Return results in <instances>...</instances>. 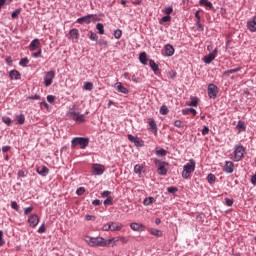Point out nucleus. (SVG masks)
<instances>
[{"instance_id":"8","label":"nucleus","mask_w":256,"mask_h":256,"mask_svg":"<svg viewBox=\"0 0 256 256\" xmlns=\"http://www.w3.org/2000/svg\"><path fill=\"white\" fill-rule=\"evenodd\" d=\"M91 21H97V15L95 14H89L87 16L81 17L77 19V23H79L80 25H83L84 23L86 25H89V23H91Z\"/></svg>"},{"instance_id":"3","label":"nucleus","mask_w":256,"mask_h":256,"mask_svg":"<svg viewBox=\"0 0 256 256\" xmlns=\"http://www.w3.org/2000/svg\"><path fill=\"white\" fill-rule=\"evenodd\" d=\"M195 167H196L195 160L190 159L189 162L183 166L182 178L189 179V177H191V173L195 171Z\"/></svg>"},{"instance_id":"56","label":"nucleus","mask_w":256,"mask_h":256,"mask_svg":"<svg viewBox=\"0 0 256 256\" xmlns=\"http://www.w3.org/2000/svg\"><path fill=\"white\" fill-rule=\"evenodd\" d=\"M41 53H42V50L41 48H39L37 52L32 53V57H35V58L41 57Z\"/></svg>"},{"instance_id":"7","label":"nucleus","mask_w":256,"mask_h":256,"mask_svg":"<svg viewBox=\"0 0 256 256\" xmlns=\"http://www.w3.org/2000/svg\"><path fill=\"white\" fill-rule=\"evenodd\" d=\"M55 79V71L50 70L45 73L44 76V85L45 87H51L53 85V80Z\"/></svg>"},{"instance_id":"58","label":"nucleus","mask_w":256,"mask_h":256,"mask_svg":"<svg viewBox=\"0 0 256 256\" xmlns=\"http://www.w3.org/2000/svg\"><path fill=\"white\" fill-rule=\"evenodd\" d=\"M47 101H48V103H55V96L48 95L47 96Z\"/></svg>"},{"instance_id":"24","label":"nucleus","mask_w":256,"mask_h":256,"mask_svg":"<svg viewBox=\"0 0 256 256\" xmlns=\"http://www.w3.org/2000/svg\"><path fill=\"white\" fill-rule=\"evenodd\" d=\"M189 113H192V115L195 117V115H197V110L193 108H186L182 110V115H189Z\"/></svg>"},{"instance_id":"61","label":"nucleus","mask_w":256,"mask_h":256,"mask_svg":"<svg viewBox=\"0 0 256 256\" xmlns=\"http://www.w3.org/2000/svg\"><path fill=\"white\" fill-rule=\"evenodd\" d=\"M202 135H209V128L207 126H205L203 129H202Z\"/></svg>"},{"instance_id":"2","label":"nucleus","mask_w":256,"mask_h":256,"mask_svg":"<svg viewBox=\"0 0 256 256\" xmlns=\"http://www.w3.org/2000/svg\"><path fill=\"white\" fill-rule=\"evenodd\" d=\"M89 247H109V243L103 237L86 236L84 238Z\"/></svg>"},{"instance_id":"13","label":"nucleus","mask_w":256,"mask_h":256,"mask_svg":"<svg viewBox=\"0 0 256 256\" xmlns=\"http://www.w3.org/2000/svg\"><path fill=\"white\" fill-rule=\"evenodd\" d=\"M28 223L30 227H35L36 225H39V216H37V214H32L28 218Z\"/></svg>"},{"instance_id":"20","label":"nucleus","mask_w":256,"mask_h":256,"mask_svg":"<svg viewBox=\"0 0 256 256\" xmlns=\"http://www.w3.org/2000/svg\"><path fill=\"white\" fill-rule=\"evenodd\" d=\"M149 127L152 133H157V122H155V119H149Z\"/></svg>"},{"instance_id":"38","label":"nucleus","mask_w":256,"mask_h":256,"mask_svg":"<svg viewBox=\"0 0 256 256\" xmlns=\"http://www.w3.org/2000/svg\"><path fill=\"white\" fill-rule=\"evenodd\" d=\"M156 155L159 157H165V155H167V151L165 149L156 150Z\"/></svg>"},{"instance_id":"21","label":"nucleus","mask_w":256,"mask_h":256,"mask_svg":"<svg viewBox=\"0 0 256 256\" xmlns=\"http://www.w3.org/2000/svg\"><path fill=\"white\" fill-rule=\"evenodd\" d=\"M149 66L151 67L152 71H154L155 75H157V71H159V65L155 63V60H149Z\"/></svg>"},{"instance_id":"37","label":"nucleus","mask_w":256,"mask_h":256,"mask_svg":"<svg viewBox=\"0 0 256 256\" xmlns=\"http://www.w3.org/2000/svg\"><path fill=\"white\" fill-rule=\"evenodd\" d=\"M106 243H108V245H111V243H113V245H117V243H119V236L106 240Z\"/></svg>"},{"instance_id":"10","label":"nucleus","mask_w":256,"mask_h":256,"mask_svg":"<svg viewBox=\"0 0 256 256\" xmlns=\"http://www.w3.org/2000/svg\"><path fill=\"white\" fill-rule=\"evenodd\" d=\"M92 173L93 175H103V173H105V166L101 164H93Z\"/></svg>"},{"instance_id":"6","label":"nucleus","mask_w":256,"mask_h":256,"mask_svg":"<svg viewBox=\"0 0 256 256\" xmlns=\"http://www.w3.org/2000/svg\"><path fill=\"white\" fill-rule=\"evenodd\" d=\"M245 157V147L235 146L233 161H241Z\"/></svg>"},{"instance_id":"11","label":"nucleus","mask_w":256,"mask_h":256,"mask_svg":"<svg viewBox=\"0 0 256 256\" xmlns=\"http://www.w3.org/2000/svg\"><path fill=\"white\" fill-rule=\"evenodd\" d=\"M215 57H217V48H215L213 52H211L210 54L206 55L203 58V61L204 63H207L209 65V63H211L212 61H215Z\"/></svg>"},{"instance_id":"19","label":"nucleus","mask_w":256,"mask_h":256,"mask_svg":"<svg viewBox=\"0 0 256 256\" xmlns=\"http://www.w3.org/2000/svg\"><path fill=\"white\" fill-rule=\"evenodd\" d=\"M123 225L119 222H110V231H121Z\"/></svg>"},{"instance_id":"49","label":"nucleus","mask_w":256,"mask_h":256,"mask_svg":"<svg viewBox=\"0 0 256 256\" xmlns=\"http://www.w3.org/2000/svg\"><path fill=\"white\" fill-rule=\"evenodd\" d=\"M167 191L168 193H177L179 189H177V187H168Z\"/></svg>"},{"instance_id":"48","label":"nucleus","mask_w":256,"mask_h":256,"mask_svg":"<svg viewBox=\"0 0 256 256\" xmlns=\"http://www.w3.org/2000/svg\"><path fill=\"white\" fill-rule=\"evenodd\" d=\"M164 13L166 16L171 15V13H173V7H168L164 10Z\"/></svg>"},{"instance_id":"26","label":"nucleus","mask_w":256,"mask_h":256,"mask_svg":"<svg viewBox=\"0 0 256 256\" xmlns=\"http://www.w3.org/2000/svg\"><path fill=\"white\" fill-rule=\"evenodd\" d=\"M236 129H238L239 132L241 131H246L247 126L245 125V122L243 121H238V124L236 126Z\"/></svg>"},{"instance_id":"1","label":"nucleus","mask_w":256,"mask_h":256,"mask_svg":"<svg viewBox=\"0 0 256 256\" xmlns=\"http://www.w3.org/2000/svg\"><path fill=\"white\" fill-rule=\"evenodd\" d=\"M67 117H69V119H72V121H75V123L87 122V119L85 118V114H81L80 111L77 110L76 106L69 109L67 113Z\"/></svg>"},{"instance_id":"30","label":"nucleus","mask_w":256,"mask_h":256,"mask_svg":"<svg viewBox=\"0 0 256 256\" xmlns=\"http://www.w3.org/2000/svg\"><path fill=\"white\" fill-rule=\"evenodd\" d=\"M96 29L97 31H99L100 35H105V26L103 25V23H98L96 25Z\"/></svg>"},{"instance_id":"29","label":"nucleus","mask_w":256,"mask_h":256,"mask_svg":"<svg viewBox=\"0 0 256 256\" xmlns=\"http://www.w3.org/2000/svg\"><path fill=\"white\" fill-rule=\"evenodd\" d=\"M16 121L18 125H23L25 123V115L24 114L16 115Z\"/></svg>"},{"instance_id":"43","label":"nucleus","mask_w":256,"mask_h":256,"mask_svg":"<svg viewBox=\"0 0 256 256\" xmlns=\"http://www.w3.org/2000/svg\"><path fill=\"white\" fill-rule=\"evenodd\" d=\"M19 15H21V10L20 9H16L14 12H12V19H17V17H19Z\"/></svg>"},{"instance_id":"62","label":"nucleus","mask_w":256,"mask_h":256,"mask_svg":"<svg viewBox=\"0 0 256 256\" xmlns=\"http://www.w3.org/2000/svg\"><path fill=\"white\" fill-rule=\"evenodd\" d=\"M110 195H111V191H108V190L101 193L102 197H107L108 198V197H110Z\"/></svg>"},{"instance_id":"9","label":"nucleus","mask_w":256,"mask_h":256,"mask_svg":"<svg viewBox=\"0 0 256 256\" xmlns=\"http://www.w3.org/2000/svg\"><path fill=\"white\" fill-rule=\"evenodd\" d=\"M217 93H219V89L215 84H209L208 85V97L210 99H215L217 97Z\"/></svg>"},{"instance_id":"39","label":"nucleus","mask_w":256,"mask_h":256,"mask_svg":"<svg viewBox=\"0 0 256 256\" xmlns=\"http://www.w3.org/2000/svg\"><path fill=\"white\" fill-rule=\"evenodd\" d=\"M28 64H29L28 58H22L19 62V65H21L22 67H27Z\"/></svg>"},{"instance_id":"25","label":"nucleus","mask_w":256,"mask_h":256,"mask_svg":"<svg viewBox=\"0 0 256 256\" xmlns=\"http://www.w3.org/2000/svg\"><path fill=\"white\" fill-rule=\"evenodd\" d=\"M37 173H39V175H42V177H47V175L49 174V168H47V166H43L41 170L37 169Z\"/></svg>"},{"instance_id":"60","label":"nucleus","mask_w":256,"mask_h":256,"mask_svg":"<svg viewBox=\"0 0 256 256\" xmlns=\"http://www.w3.org/2000/svg\"><path fill=\"white\" fill-rule=\"evenodd\" d=\"M99 45H101L102 47H107L109 45V42H107V40H100Z\"/></svg>"},{"instance_id":"54","label":"nucleus","mask_w":256,"mask_h":256,"mask_svg":"<svg viewBox=\"0 0 256 256\" xmlns=\"http://www.w3.org/2000/svg\"><path fill=\"white\" fill-rule=\"evenodd\" d=\"M11 207L15 210V211H19V204H17L15 201L11 202Z\"/></svg>"},{"instance_id":"12","label":"nucleus","mask_w":256,"mask_h":256,"mask_svg":"<svg viewBox=\"0 0 256 256\" xmlns=\"http://www.w3.org/2000/svg\"><path fill=\"white\" fill-rule=\"evenodd\" d=\"M114 88L116 89V91H118V93H123L124 95H127L129 93V90L125 86H123L121 82H116Z\"/></svg>"},{"instance_id":"28","label":"nucleus","mask_w":256,"mask_h":256,"mask_svg":"<svg viewBox=\"0 0 256 256\" xmlns=\"http://www.w3.org/2000/svg\"><path fill=\"white\" fill-rule=\"evenodd\" d=\"M70 37L72 38V39H79V30L78 29H72V30H70Z\"/></svg>"},{"instance_id":"53","label":"nucleus","mask_w":256,"mask_h":256,"mask_svg":"<svg viewBox=\"0 0 256 256\" xmlns=\"http://www.w3.org/2000/svg\"><path fill=\"white\" fill-rule=\"evenodd\" d=\"M83 193H85L84 187H80L76 190V195H83Z\"/></svg>"},{"instance_id":"35","label":"nucleus","mask_w":256,"mask_h":256,"mask_svg":"<svg viewBox=\"0 0 256 256\" xmlns=\"http://www.w3.org/2000/svg\"><path fill=\"white\" fill-rule=\"evenodd\" d=\"M154 201H155V198L148 197V198L144 199L143 205L149 206V205L153 204Z\"/></svg>"},{"instance_id":"31","label":"nucleus","mask_w":256,"mask_h":256,"mask_svg":"<svg viewBox=\"0 0 256 256\" xmlns=\"http://www.w3.org/2000/svg\"><path fill=\"white\" fill-rule=\"evenodd\" d=\"M200 5H204V7H208L211 9L213 7V3L209 2V0H200Z\"/></svg>"},{"instance_id":"45","label":"nucleus","mask_w":256,"mask_h":256,"mask_svg":"<svg viewBox=\"0 0 256 256\" xmlns=\"http://www.w3.org/2000/svg\"><path fill=\"white\" fill-rule=\"evenodd\" d=\"M169 21H171V16H164V17H162L161 18V20H160V24H163V23H167V22H169Z\"/></svg>"},{"instance_id":"32","label":"nucleus","mask_w":256,"mask_h":256,"mask_svg":"<svg viewBox=\"0 0 256 256\" xmlns=\"http://www.w3.org/2000/svg\"><path fill=\"white\" fill-rule=\"evenodd\" d=\"M142 171H143V166L139 164H136L134 166V173H136L137 175H141Z\"/></svg>"},{"instance_id":"18","label":"nucleus","mask_w":256,"mask_h":256,"mask_svg":"<svg viewBox=\"0 0 256 256\" xmlns=\"http://www.w3.org/2000/svg\"><path fill=\"white\" fill-rule=\"evenodd\" d=\"M247 28L252 32L255 33L256 31V16L253 17L252 20L247 22Z\"/></svg>"},{"instance_id":"46","label":"nucleus","mask_w":256,"mask_h":256,"mask_svg":"<svg viewBox=\"0 0 256 256\" xmlns=\"http://www.w3.org/2000/svg\"><path fill=\"white\" fill-rule=\"evenodd\" d=\"M102 231H111V222L102 226Z\"/></svg>"},{"instance_id":"22","label":"nucleus","mask_w":256,"mask_h":256,"mask_svg":"<svg viewBox=\"0 0 256 256\" xmlns=\"http://www.w3.org/2000/svg\"><path fill=\"white\" fill-rule=\"evenodd\" d=\"M139 61L142 63V65H147V53L141 52L139 55Z\"/></svg>"},{"instance_id":"41","label":"nucleus","mask_w":256,"mask_h":256,"mask_svg":"<svg viewBox=\"0 0 256 256\" xmlns=\"http://www.w3.org/2000/svg\"><path fill=\"white\" fill-rule=\"evenodd\" d=\"M122 35H123V31H121L120 29L114 31L115 39H121Z\"/></svg>"},{"instance_id":"14","label":"nucleus","mask_w":256,"mask_h":256,"mask_svg":"<svg viewBox=\"0 0 256 256\" xmlns=\"http://www.w3.org/2000/svg\"><path fill=\"white\" fill-rule=\"evenodd\" d=\"M30 51H37V49H41V42L39 39H34L29 45Z\"/></svg>"},{"instance_id":"50","label":"nucleus","mask_w":256,"mask_h":256,"mask_svg":"<svg viewBox=\"0 0 256 256\" xmlns=\"http://www.w3.org/2000/svg\"><path fill=\"white\" fill-rule=\"evenodd\" d=\"M174 125L178 127L179 129L183 128V122L181 120H176L174 122Z\"/></svg>"},{"instance_id":"4","label":"nucleus","mask_w":256,"mask_h":256,"mask_svg":"<svg viewBox=\"0 0 256 256\" xmlns=\"http://www.w3.org/2000/svg\"><path fill=\"white\" fill-rule=\"evenodd\" d=\"M77 145L80 146V149H85L89 145V138L76 137L71 141L72 149H75Z\"/></svg>"},{"instance_id":"36","label":"nucleus","mask_w":256,"mask_h":256,"mask_svg":"<svg viewBox=\"0 0 256 256\" xmlns=\"http://www.w3.org/2000/svg\"><path fill=\"white\" fill-rule=\"evenodd\" d=\"M2 121L3 123H5V125H8V127L11 126L13 123V120H11V118L7 116L2 117Z\"/></svg>"},{"instance_id":"63","label":"nucleus","mask_w":256,"mask_h":256,"mask_svg":"<svg viewBox=\"0 0 256 256\" xmlns=\"http://www.w3.org/2000/svg\"><path fill=\"white\" fill-rule=\"evenodd\" d=\"M31 211H33V207H32V206H30V207H28V208H25L24 214H25V215H29V213H31Z\"/></svg>"},{"instance_id":"44","label":"nucleus","mask_w":256,"mask_h":256,"mask_svg":"<svg viewBox=\"0 0 256 256\" xmlns=\"http://www.w3.org/2000/svg\"><path fill=\"white\" fill-rule=\"evenodd\" d=\"M84 89L86 91H91L93 89V83L91 82H86L85 85H84Z\"/></svg>"},{"instance_id":"55","label":"nucleus","mask_w":256,"mask_h":256,"mask_svg":"<svg viewBox=\"0 0 256 256\" xmlns=\"http://www.w3.org/2000/svg\"><path fill=\"white\" fill-rule=\"evenodd\" d=\"M137 139L138 138H135V136L128 134V140H130L131 143H137Z\"/></svg>"},{"instance_id":"16","label":"nucleus","mask_w":256,"mask_h":256,"mask_svg":"<svg viewBox=\"0 0 256 256\" xmlns=\"http://www.w3.org/2000/svg\"><path fill=\"white\" fill-rule=\"evenodd\" d=\"M132 231H145V225L133 222L130 224Z\"/></svg>"},{"instance_id":"64","label":"nucleus","mask_w":256,"mask_h":256,"mask_svg":"<svg viewBox=\"0 0 256 256\" xmlns=\"http://www.w3.org/2000/svg\"><path fill=\"white\" fill-rule=\"evenodd\" d=\"M45 231H46L45 224H42L38 229V233H45Z\"/></svg>"},{"instance_id":"47","label":"nucleus","mask_w":256,"mask_h":256,"mask_svg":"<svg viewBox=\"0 0 256 256\" xmlns=\"http://www.w3.org/2000/svg\"><path fill=\"white\" fill-rule=\"evenodd\" d=\"M90 39L91 41H97V39H99V36H97L95 32H91Z\"/></svg>"},{"instance_id":"27","label":"nucleus","mask_w":256,"mask_h":256,"mask_svg":"<svg viewBox=\"0 0 256 256\" xmlns=\"http://www.w3.org/2000/svg\"><path fill=\"white\" fill-rule=\"evenodd\" d=\"M190 107H197L199 105V98L197 97H191L190 103L188 104Z\"/></svg>"},{"instance_id":"15","label":"nucleus","mask_w":256,"mask_h":256,"mask_svg":"<svg viewBox=\"0 0 256 256\" xmlns=\"http://www.w3.org/2000/svg\"><path fill=\"white\" fill-rule=\"evenodd\" d=\"M234 170H235V165L233 164V162L226 161L223 171H225V173H233Z\"/></svg>"},{"instance_id":"34","label":"nucleus","mask_w":256,"mask_h":256,"mask_svg":"<svg viewBox=\"0 0 256 256\" xmlns=\"http://www.w3.org/2000/svg\"><path fill=\"white\" fill-rule=\"evenodd\" d=\"M238 71H241V67H237V68H234V69L227 70L223 73V75H230V74H233V73H237Z\"/></svg>"},{"instance_id":"42","label":"nucleus","mask_w":256,"mask_h":256,"mask_svg":"<svg viewBox=\"0 0 256 256\" xmlns=\"http://www.w3.org/2000/svg\"><path fill=\"white\" fill-rule=\"evenodd\" d=\"M215 179H216V177H215V175H213V174H209V175L207 176V181H208V183H210V184L215 183Z\"/></svg>"},{"instance_id":"57","label":"nucleus","mask_w":256,"mask_h":256,"mask_svg":"<svg viewBox=\"0 0 256 256\" xmlns=\"http://www.w3.org/2000/svg\"><path fill=\"white\" fill-rule=\"evenodd\" d=\"M227 207H233V199L225 198Z\"/></svg>"},{"instance_id":"5","label":"nucleus","mask_w":256,"mask_h":256,"mask_svg":"<svg viewBox=\"0 0 256 256\" xmlns=\"http://www.w3.org/2000/svg\"><path fill=\"white\" fill-rule=\"evenodd\" d=\"M154 163L158 168L159 175H167V172L169 171V163L159 159L154 160Z\"/></svg>"},{"instance_id":"23","label":"nucleus","mask_w":256,"mask_h":256,"mask_svg":"<svg viewBox=\"0 0 256 256\" xmlns=\"http://www.w3.org/2000/svg\"><path fill=\"white\" fill-rule=\"evenodd\" d=\"M10 79H21V73H19V71L17 70H12L10 71Z\"/></svg>"},{"instance_id":"33","label":"nucleus","mask_w":256,"mask_h":256,"mask_svg":"<svg viewBox=\"0 0 256 256\" xmlns=\"http://www.w3.org/2000/svg\"><path fill=\"white\" fill-rule=\"evenodd\" d=\"M150 233L151 235H155V237H161L163 235V232L157 229H151Z\"/></svg>"},{"instance_id":"17","label":"nucleus","mask_w":256,"mask_h":256,"mask_svg":"<svg viewBox=\"0 0 256 256\" xmlns=\"http://www.w3.org/2000/svg\"><path fill=\"white\" fill-rule=\"evenodd\" d=\"M165 55L167 57H173V55H175V48H173V45L167 44L165 46Z\"/></svg>"},{"instance_id":"40","label":"nucleus","mask_w":256,"mask_h":256,"mask_svg":"<svg viewBox=\"0 0 256 256\" xmlns=\"http://www.w3.org/2000/svg\"><path fill=\"white\" fill-rule=\"evenodd\" d=\"M168 113H169V108H167V106H161L160 114L161 115H167Z\"/></svg>"},{"instance_id":"52","label":"nucleus","mask_w":256,"mask_h":256,"mask_svg":"<svg viewBox=\"0 0 256 256\" xmlns=\"http://www.w3.org/2000/svg\"><path fill=\"white\" fill-rule=\"evenodd\" d=\"M118 241L121 243H128L129 240L125 236H118Z\"/></svg>"},{"instance_id":"51","label":"nucleus","mask_w":256,"mask_h":256,"mask_svg":"<svg viewBox=\"0 0 256 256\" xmlns=\"http://www.w3.org/2000/svg\"><path fill=\"white\" fill-rule=\"evenodd\" d=\"M113 198L110 196L106 200H104V205H112Z\"/></svg>"},{"instance_id":"59","label":"nucleus","mask_w":256,"mask_h":256,"mask_svg":"<svg viewBox=\"0 0 256 256\" xmlns=\"http://www.w3.org/2000/svg\"><path fill=\"white\" fill-rule=\"evenodd\" d=\"M28 99H32V100H36L37 101V100L41 99V95L35 94L34 96H29Z\"/></svg>"}]
</instances>
